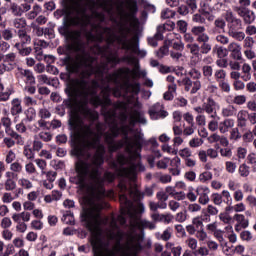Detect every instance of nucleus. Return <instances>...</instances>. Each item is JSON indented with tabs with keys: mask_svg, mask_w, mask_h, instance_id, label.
Segmentation results:
<instances>
[{
	"mask_svg": "<svg viewBox=\"0 0 256 256\" xmlns=\"http://www.w3.org/2000/svg\"><path fill=\"white\" fill-rule=\"evenodd\" d=\"M222 199H224V203L230 207V205L233 203V198L231 197V193L229 190H223L220 194Z\"/></svg>",
	"mask_w": 256,
	"mask_h": 256,
	"instance_id": "ea45409f",
	"label": "nucleus"
},
{
	"mask_svg": "<svg viewBox=\"0 0 256 256\" xmlns=\"http://www.w3.org/2000/svg\"><path fill=\"white\" fill-rule=\"evenodd\" d=\"M225 20L228 23V35L235 33V31H240L243 29V22L241 19L235 17L231 10H227L225 14Z\"/></svg>",
	"mask_w": 256,
	"mask_h": 256,
	"instance_id": "6e6552de",
	"label": "nucleus"
},
{
	"mask_svg": "<svg viewBox=\"0 0 256 256\" xmlns=\"http://www.w3.org/2000/svg\"><path fill=\"white\" fill-rule=\"evenodd\" d=\"M48 46L45 40H35L34 41V51L36 53V59L38 61L43 60V49H46Z\"/></svg>",
	"mask_w": 256,
	"mask_h": 256,
	"instance_id": "6ab92c4d",
	"label": "nucleus"
},
{
	"mask_svg": "<svg viewBox=\"0 0 256 256\" xmlns=\"http://www.w3.org/2000/svg\"><path fill=\"white\" fill-rule=\"evenodd\" d=\"M18 185H20V187H23V189H33V183L27 178L19 179Z\"/></svg>",
	"mask_w": 256,
	"mask_h": 256,
	"instance_id": "37998d69",
	"label": "nucleus"
},
{
	"mask_svg": "<svg viewBox=\"0 0 256 256\" xmlns=\"http://www.w3.org/2000/svg\"><path fill=\"white\" fill-rule=\"evenodd\" d=\"M254 45H255V39H253V37L251 36L245 37L243 42L244 49H253Z\"/></svg>",
	"mask_w": 256,
	"mask_h": 256,
	"instance_id": "79ce46f5",
	"label": "nucleus"
},
{
	"mask_svg": "<svg viewBox=\"0 0 256 256\" xmlns=\"http://www.w3.org/2000/svg\"><path fill=\"white\" fill-rule=\"evenodd\" d=\"M109 239H115L116 244L109 248V243L104 244L99 235H95L91 239L94 256H137V253L143 249L139 241L130 238L124 245L121 246V232L117 234L110 232Z\"/></svg>",
	"mask_w": 256,
	"mask_h": 256,
	"instance_id": "423d86ee",
	"label": "nucleus"
},
{
	"mask_svg": "<svg viewBox=\"0 0 256 256\" xmlns=\"http://www.w3.org/2000/svg\"><path fill=\"white\" fill-rule=\"evenodd\" d=\"M247 119L249 120V111L240 110L237 114V125L239 127H247Z\"/></svg>",
	"mask_w": 256,
	"mask_h": 256,
	"instance_id": "4be33fe9",
	"label": "nucleus"
},
{
	"mask_svg": "<svg viewBox=\"0 0 256 256\" xmlns=\"http://www.w3.org/2000/svg\"><path fill=\"white\" fill-rule=\"evenodd\" d=\"M195 191L199 196L198 201L200 205H207V203H209V188L206 186H198Z\"/></svg>",
	"mask_w": 256,
	"mask_h": 256,
	"instance_id": "a211bd4d",
	"label": "nucleus"
},
{
	"mask_svg": "<svg viewBox=\"0 0 256 256\" xmlns=\"http://www.w3.org/2000/svg\"><path fill=\"white\" fill-rule=\"evenodd\" d=\"M231 209L233 211H235V213H243V211H245L246 207L245 204L243 202H240L238 204H235L234 206H228L226 208V211H231Z\"/></svg>",
	"mask_w": 256,
	"mask_h": 256,
	"instance_id": "e433bc0d",
	"label": "nucleus"
},
{
	"mask_svg": "<svg viewBox=\"0 0 256 256\" xmlns=\"http://www.w3.org/2000/svg\"><path fill=\"white\" fill-rule=\"evenodd\" d=\"M208 129L209 131H212V133H214V131H217V129L219 130V122L215 120V118H213V120L208 123Z\"/></svg>",
	"mask_w": 256,
	"mask_h": 256,
	"instance_id": "338daca9",
	"label": "nucleus"
},
{
	"mask_svg": "<svg viewBox=\"0 0 256 256\" xmlns=\"http://www.w3.org/2000/svg\"><path fill=\"white\" fill-rule=\"evenodd\" d=\"M222 117H234L237 115V108L233 105H228L222 108L221 110Z\"/></svg>",
	"mask_w": 256,
	"mask_h": 256,
	"instance_id": "393cba45",
	"label": "nucleus"
},
{
	"mask_svg": "<svg viewBox=\"0 0 256 256\" xmlns=\"http://www.w3.org/2000/svg\"><path fill=\"white\" fill-rule=\"evenodd\" d=\"M124 23L120 24L118 33L119 35H115V31H113L109 27H103L101 24H92V30L90 32H85V44L88 45V49L90 47H95V45H99L102 41H106L107 46L104 49L109 50V46L113 45L115 41L119 45H121V49L125 52V55H137L138 57H147V50L139 48V35L133 34L131 38L129 36L133 33V29L139 28V19H137L138 23L135 26L131 20H128L127 17H124Z\"/></svg>",
	"mask_w": 256,
	"mask_h": 256,
	"instance_id": "20e7f679",
	"label": "nucleus"
},
{
	"mask_svg": "<svg viewBox=\"0 0 256 256\" xmlns=\"http://www.w3.org/2000/svg\"><path fill=\"white\" fill-rule=\"evenodd\" d=\"M170 163V159L169 158H164L160 161L157 162V167L158 169H167V167L169 166Z\"/></svg>",
	"mask_w": 256,
	"mask_h": 256,
	"instance_id": "774afa93",
	"label": "nucleus"
},
{
	"mask_svg": "<svg viewBox=\"0 0 256 256\" xmlns=\"http://www.w3.org/2000/svg\"><path fill=\"white\" fill-rule=\"evenodd\" d=\"M218 86L221 88V91L224 93H231V85L227 80H223L222 82H218Z\"/></svg>",
	"mask_w": 256,
	"mask_h": 256,
	"instance_id": "4d7b16f0",
	"label": "nucleus"
},
{
	"mask_svg": "<svg viewBox=\"0 0 256 256\" xmlns=\"http://www.w3.org/2000/svg\"><path fill=\"white\" fill-rule=\"evenodd\" d=\"M62 221L66 225H75V216H73L71 211H66L63 213Z\"/></svg>",
	"mask_w": 256,
	"mask_h": 256,
	"instance_id": "c85d7f7f",
	"label": "nucleus"
},
{
	"mask_svg": "<svg viewBox=\"0 0 256 256\" xmlns=\"http://www.w3.org/2000/svg\"><path fill=\"white\" fill-rule=\"evenodd\" d=\"M192 225L196 228L197 231L204 229V225H203V218L201 217H195L192 220Z\"/></svg>",
	"mask_w": 256,
	"mask_h": 256,
	"instance_id": "09e8293b",
	"label": "nucleus"
},
{
	"mask_svg": "<svg viewBox=\"0 0 256 256\" xmlns=\"http://www.w3.org/2000/svg\"><path fill=\"white\" fill-rule=\"evenodd\" d=\"M10 11L15 17H21V15H23V8L17 3H12L10 5Z\"/></svg>",
	"mask_w": 256,
	"mask_h": 256,
	"instance_id": "72a5a7b5",
	"label": "nucleus"
},
{
	"mask_svg": "<svg viewBox=\"0 0 256 256\" xmlns=\"http://www.w3.org/2000/svg\"><path fill=\"white\" fill-rule=\"evenodd\" d=\"M176 25L180 33H187V27H188L187 21L179 20L177 21Z\"/></svg>",
	"mask_w": 256,
	"mask_h": 256,
	"instance_id": "052dcab7",
	"label": "nucleus"
},
{
	"mask_svg": "<svg viewBox=\"0 0 256 256\" xmlns=\"http://www.w3.org/2000/svg\"><path fill=\"white\" fill-rule=\"evenodd\" d=\"M13 27L21 31L27 27V20H25V18H15L13 20Z\"/></svg>",
	"mask_w": 256,
	"mask_h": 256,
	"instance_id": "7c9ffc66",
	"label": "nucleus"
},
{
	"mask_svg": "<svg viewBox=\"0 0 256 256\" xmlns=\"http://www.w3.org/2000/svg\"><path fill=\"white\" fill-rule=\"evenodd\" d=\"M225 169L227 173L233 174L237 171V164L233 161H226L225 162Z\"/></svg>",
	"mask_w": 256,
	"mask_h": 256,
	"instance_id": "c03bdc74",
	"label": "nucleus"
},
{
	"mask_svg": "<svg viewBox=\"0 0 256 256\" xmlns=\"http://www.w3.org/2000/svg\"><path fill=\"white\" fill-rule=\"evenodd\" d=\"M39 83H44L45 85H52V87H55V85L59 84V80L57 78H49L45 74H41L38 76Z\"/></svg>",
	"mask_w": 256,
	"mask_h": 256,
	"instance_id": "b1692460",
	"label": "nucleus"
},
{
	"mask_svg": "<svg viewBox=\"0 0 256 256\" xmlns=\"http://www.w3.org/2000/svg\"><path fill=\"white\" fill-rule=\"evenodd\" d=\"M179 155L185 160L189 159L193 155V152L189 148H183L179 150Z\"/></svg>",
	"mask_w": 256,
	"mask_h": 256,
	"instance_id": "bf43d9fd",
	"label": "nucleus"
},
{
	"mask_svg": "<svg viewBox=\"0 0 256 256\" xmlns=\"http://www.w3.org/2000/svg\"><path fill=\"white\" fill-rule=\"evenodd\" d=\"M250 169L251 168L247 164H241L238 168V173L240 177H249V174L251 173Z\"/></svg>",
	"mask_w": 256,
	"mask_h": 256,
	"instance_id": "f704fd0d",
	"label": "nucleus"
},
{
	"mask_svg": "<svg viewBox=\"0 0 256 256\" xmlns=\"http://www.w3.org/2000/svg\"><path fill=\"white\" fill-rule=\"evenodd\" d=\"M97 7L103 9L105 13L111 15L113 13V1L111 0H77L73 6L75 16H67L68 27H81V30H69L80 31L81 37L85 35L86 27L90 25V31H93V19L99 21L98 25L105 21V14L97 11Z\"/></svg>",
	"mask_w": 256,
	"mask_h": 256,
	"instance_id": "39448f33",
	"label": "nucleus"
},
{
	"mask_svg": "<svg viewBox=\"0 0 256 256\" xmlns=\"http://www.w3.org/2000/svg\"><path fill=\"white\" fill-rule=\"evenodd\" d=\"M151 217L156 223H164V225H169V223H173V219H175V216H173V214L171 213L159 214L155 212L151 215Z\"/></svg>",
	"mask_w": 256,
	"mask_h": 256,
	"instance_id": "f3484780",
	"label": "nucleus"
},
{
	"mask_svg": "<svg viewBox=\"0 0 256 256\" xmlns=\"http://www.w3.org/2000/svg\"><path fill=\"white\" fill-rule=\"evenodd\" d=\"M175 95H177V84H170L168 85V91L163 95V99L165 101H173Z\"/></svg>",
	"mask_w": 256,
	"mask_h": 256,
	"instance_id": "5701e85b",
	"label": "nucleus"
},
{
	"mask_svg": "<svg viewBox=\"0 0 256 256\" xmlns=\"http://www.w3.org/2000/svg\"><path fill=\"white\" fill-rule=\"evenodd\" d=\"M16 79H18V81H25L26 85H35V76H33V72L30 70L17 68Z\"/></svg>",
	"mask_w": 256,
	"mask_h": 256,
	"instance_id": "ddd939ff",
	"label": "nucleus"
},
{
	"mask_svg": "<svg viewBox=\"0 0 256 256\" xmlns=\"http://www.w3.org/2000/svg\"><path fill=\"white\" fill-rule=\"evenodd\" d=\"M206 31L207 28L202 25L193 26L191 28V33L194 35V37H196L197 43L200 44V53L202 55H209V53H211V49L213 48L211 43H209L211 38L209 37V34L206 33Z\"/></svg>",
	"mask_w": 256,
	"mask_h": 256,
	"instance_id": "0eeeda50",
	"label": "nucleus"
},
{
	"mask_svg": "<svg viewBox=\"0 0 256 256\" xmlns=\"http://www.w3.org/2000/svg\"><path fill=\"white\" fill-rule=\"evenodd\" d=\"M162 151L164 153H168V155H177V149H175V146L171 147L169 144H163Z\"/></svg>",
	"mask_w": 256,
	"mask_h": 256,
	"instance_id": "864d4df0",
	"label": "nucleus"
},
{
	"mask_svg": "<svg viewBox=\"0 0 256 256\" xmlns=\"http://www.w3.org/2000/svg\"><path fill=\"white\" fill-rule=\"evenodd\" d=\"M17 188V183L13 179H6L5 189L6 191H14Z\"/></svg>",
	"mask_w": 256,
	"mask_h": 256,
	"instance_id": "5fc2aeb1",
	"label": "nucleus"
},
{
	"mask_svg": "<svg viewBox=\"0 0 256 256\" xmlns=\"http://www.w3.org/2000/svg\"><path fill=\"white\" fill-rule=\"evenodd\" d=\"M235 127V120L231 118H226L223 121L219 122V131L222 134L229 133V129Z\"/></svg>",
	"mask_w": 256,
	"mask_h": 256,
	"instance_id": "412c9836",
	"label": "nucleus"
},
{
	"mask_svg": "<svg viewBox=\"0 0 256 256\" xmlns=\"http://www.w3.org/2000/svg\"><path fill=\"white\" fill-rule=\"evenodd\" d=\"M214 79L217 83H221L227 79V72L223 69H217L214 72Z\"/></svg>",
	"mask_w": 256,
	"mask_h": 256,
	"instance_id": "c756f323",
	"label": "nucleus"
},
{
	"mask_svg": "<svg viewBox=\"0 0 256 256\" xmlns=\"http://www.w3.org/2000/svg\"><path fill=\"white\" fill-rule=\"evenodd\" d=\"M255 135L253 134V132L251 130L246 131L243 135H242V139L244 141V143H253Z\"/></svg>",
	"mask_w": 256,
	"mask_h": 256,
	"instance_id": "a18cd8bd",
	"label": "nucleus"
},
{
	"mask_svg": "<svg viewBox=\"0 0 256 256\" xmlns=\"http://www.w3.org/2000/svg\"><path fill=\"white\" fill-rule=\"evenodd\" d=\"M166 43L172 45L173 49L176 51H183L185 49V44L181 41V35L176 33H170L167 35Z\"/></svg>",
	"mask_w": 256,
	"mask_h": 256,
	"instance_id": "4468645a",
	"label": "nucleus"
},
{
	"mask_svg": "<svg viewBox=\"0 0 256 256\" xmlns=\"http://www.w3.org/2000/svg\"><path fill=\"white\" fill-rule=\"evenodd\" d=\"M2 37L4 41H11L13 39V30L11 28L4 29L2 31Z\"/></svg>",
	"mask_w": 256,
	"mask_h": 256,
	"instance_id": "13d9d810",
	"label": "nucleus"
},
{
	"mask_svg": "<svg viewBox=\"0 0 256 256\" xmlns=\"http://www.w3.org/2000/svg\"><path fill=\"white\" fill-rule=\"evenodd\" d=\"M204 111L207 115H210L211 119H217V111L221 109L219 103L214 101L213 98L209 97L206 102L203 103Z\"/></svg>",
	"mask_w": 256,
	"mask_h": 256,
	"instance_id": "f8f14e48",
	"label": "nucleus"
},
{
	"mask_svg": "<svg viewBox=\"0 0 256 256\" xmlns=\"http://www.w3.org/2000/svg\"><path fill=\"white\" fill-rule=\"evenodd\" d=\"M234 11L241 17L246 25H251L255 23V12L253 10H249V8L245 7H235Z\"/></svg>",
	"mask_w": 256,
	"mask_h": 256,
	"instance_id": "9d476101",
	"label": "nucleus"
},
{
	"mask_svg": "<svg viewBox=\"0 0 256 256\" xmlns=\"http://www.w3.org/2000/svg\"><path fill=\"white\" fill-rule=\"evenodd\" d=\"M42 9H41V6L39 5H34L33 6V10L30 11L28 14H27V17L28 19H35V17H37V15L39 13H41Z\"/></svg>",
	"mask_w": 256,
	"mask_h": 256,
	"instance_id": "49530a36",
	"label": "nucleus"
},
{
	"mask_svg": "<svg viewBox=\"0 0 256 256\" xmlns=\"http://www.w3.org/2000/svg\"><path fill=\"white\" fill-rule=\"evenodd\" d=\"M229 37H232V39H235L236 41H244L245 39V32L236 30L235 32H232L228 34Z\"/></svg>",
	"mask_w": 256,
	"mask_h": 256,
	"instance_id": "a19ab883",
	"label": "nucleus"
},
{
	"mask_svg": "<svg viewBox=\"0 0 256 256\" xmlns=\"http://www.w3.org/2000/svg\"><path fill=\"white\" fill-rule=\"evenodd\" d=\"M233 219L240 225V227H242V229H247V227H249V220L245 218V215L235 214Z\"/></svg>",
	"mask_w": 256,
	"mask_h": 256,
	"instance_id": "a878e982",
	"label": "nucleus"
},
{
	"mask_svg": "<svg viewBox=\"0 0 256 256\" xmlns=\"http://www.w3.org/2000/svg\"><path fill=\"white\" fill-rule=\"evenodd\" d=\"M170 173L174 176L181 175V158L178 156L174 157L172 160H170Z\"/></svg>",
	"mask_w": 256,
	"mask_h": 256,
	"instance_id": "aec40b11",
	"label": "nucleus"
},
{
	"mask_svg": "<svg viewBox=\"0 0 256 256\" xmlns=\"http://www.w3.org/2000/svg\"><path fill=\"white\" fill-rule=\"evenodd\" d=\"M198 179L200 183H207V181H211L213 179V173L205 171L199 175Z\"/></svg>",
	"mask_w": 256,
	"mask_h": 256,
	"instance_id": "58836bf2",
	"label": "nucleus"
},
{
	"mask_svg": "<svg viewBox=\"0 0 256 256\" xmlns=\"http://www.w3.org/2000/svg\"><path fill=\"white\" fill-rule=\"evenodd\" d=\"M34 163H36L37 167L41 169V175H45V169H47V162L43 159H36L34 160Z\"/></svg>",
	"mask_w": 256,
	"mask_h": 256,
	"instance_id": "8fccbe9b",
	"label": "nucleus"
},
{
	"mask_svg": "<svg viewBox=\"0 0 256 256\" xmlns=\"http://www.w3.org/2000/svg\"><path fill=\"white\" fill-rule=\"evenodd\" d=\"M18 37L21 45H30L31 36L25 30H18Z\"/></svg>",
	"mask_w": 256,
	"mask_h": 256,
	"instance_id": "bb28decb",
	"label": "nucleus"
},
{
	"mask_svg": "<svg viewBox=\"0 0 256 256\" xmlns=\"http://www.w3.org/2000/svg\"><path fill=\"white\" fill-rule=\"evenodd\" d=\"M149 115L153 121H157L168 117L169 112L165 111V106H163V104L157 102L149 109Z\"/></svg>",
	"mask_w": 256,
	"mask_h": 256,
	"instance_id": "1a4fd4ad",
	"label": "nucleus"
},
{
	"mask_svg": "<svg viewBox=\"0 0 256 256\" xmlns=\"http://www.w3.org/2000/svg\"><path fill=\"white\" fill-rule=\"evenodd\" d=\"M236 157H237V161L239 162L245 160V158L247 157V148L239 146L236 149Z\"/></svg>",
	"mask_w": 256,
	"mask_h": 256,
	"instance_id": "473e14b6",
	"label": "nucleus"
},
{
	"mask_svg": "<svg viewBox=\"0 0 256 256\" xmlns=\"http://www.w3.org/2000/svg\"><path fill=\"white\" fill-rule=\"evenodd\" d=\"M172 235H173V228L167 227V228L163 231V233H162V235H161V240H162V241H169V239H171Z\"/></svg>",
	"mask_w": 256,
	"mask_h": 256,
	"instance_id": "de8ad7c7",
	"label": "nucleus"
},
{
	"mask_svg": "<svg viewBox=\"0 0 256 256\" xmlns=\"http://www.w3.org/2000/svg\"><path fill=\"white\" fill-rule=\"evenodd\" d=\"M193 254L195 256H208L209 255V249L205 246L199 247L195 251H193Z\"/></svg>",
	"mask_w": 256,
	"mask_h": 256,
	"instance_id": "3c124183",
	"label": "nucleus"
},
{
	"mask_svg": "<svg viewBox=\"0 0 256 256\" xmlns=\"http://www.w3.org/2000/svg\"><path fill=\"white\" fill-rule=\"evenodd\" d=\"M241 132H239V128H233L230 131V139L231 141H239L241 139Z\"/></svg>",
	"mask_w": 256,
	"mask_h": 256,
	"instance_id": "603ef678",
	"label": "nucleus"
},
{
	"mask_svg": "<svg viewBox=\"0 0 256 256\" xmlns=\"http://www.w3.org/2000/svg\"><path fill=\"white\" fill-rule=\"evenodd\" d=\"M159 29L163 31H173V29H175V22L168 21L164 25L159 26Z\"/></svg>",
	"mask_w": 256,
	"mask_h": 256,
	"instance_id": "e2e57ef3",
	"label": "nucleus"
},
{
	"mask_svg": "<svg viewBox=\"0 0 256 256\" xmlns=\"http://www.w3.org/2000/svg\"><path fill=\"white\" fill-rule=\"evenodd\" d=\"M62 35L70 44L57 48L58 55H65L62 62L68 73H74L77 78H71L65 89L68 97L76 103L77 110L72 115H79L85 121L95 123L99 119V113L87 105L102 107L104 117H115L121 113L120 108H115L109 98L111 86L116 85L113 91L114 97H121L124 93H131L132 97L139 95L141 85L131 82L139 79V60L132 54H125L119 58L117 53L111 52L109 48L99 45L90 46L83 41L81 31H69L63 28ZM125 103V102H122Z\"/></svg>",
	"mask_w": 256,
	"mask_h": 256,
	"instance_id": "f257e3e1",
	"label": "nucleus"
},
{
	"mask_svg": "<svg viewBox=\"0 0 256 256\" xmlns=\"http://www.w3.org/2000/svg\"><path fill=\"white\" fill-rule=\"evenodd\" d=\"M204 77H207V79H210V77H213V67L210 65H205L202 68Z\"/></svg>",
	"mask_w": 256,
	"mask_h": 256,
	"instance_id": "680f3d73",
	"label": "nucleus"
},
{
	"mask_svg": "<svg viewBox=\"0 0 256 256\" xmlns=\"http://www.w3.org/2000/svg\"><path fill=\"white\" fill-rule=\"evenodd\" d=\"M167 45L169 44L165 42V45H163L158 51H156V57H158V59H163L165 55H169V46Z\"/></svg>",
	"mask_w": 256,
	"mask_h": 256,
	"instance_id": "c9c22d12",
	"label": "nucleus"
},
{
	"mask_svg": "<svg viewBox=\"0 0 256 256\" xmlns=\"http://www.w3.org/2000/svg\"><path fill=\"white\" fill-rule=\"evenodd\" d=\"M172 17H175V11H173L169 8L162 10V12H161L162 19H171Z\"/></svg>",
	"mask_w": 256,
	"mask_h": 256,
	"instance_id": "6e6d98bb",
	"label": "nucleus"
},
{
	"mask_svg": "<svg viewBox=\"0 0 256 256\" xmlns=\"http://www.w3.org/2000/svg\"><path fill=\"white\" fill-rule=\"evenodd\" d=\"M187 49H189L192 57L193 65H197L203 59V55L201 54V48L198 43H192L186 45Z\"/></svg>",
	"mask_w": 256,
	"mask_h": 256,
	"instance_id": "2eb2a0df",
	"label": "nucleus"
},
{
	"mask_svg": "<svg viewBox=\"0 0 256 256\" xmlns=\"http://www.w3.org/2000/svg\"><path fill=\"white\" fill-rule=\"evenodd\" d=\"M23 111V108L21 107V101L19 99H13L12 100V108H11V114L12 115H19Z\"/></svg>",
	"mask_w": 256,
	"mask_h": 256,
	"instance_id": "cd10ccee",
	"label": "nucleus"
},
{
	"mask_svg": "<svg viewBox=\"0 0 256 256\" xmlns=\"http://www.w3.org/2000/svg\"><path fill=\"white\" fill-rule=\"evenodd\" d=\"M103 171V146H101V153L96 154L90 158V165L84 162L78 164V175L76 177L70 178L71 183L79 185L82 189L86 190L84 195V203L86 208L83 209L81 214L82 222L85 227L91 231V233H99L101 225H107L109 223V228L106 231L107 242L115 241L116 239H110L109 233H121V241L125 237V233L119 228L120 225H125L127 219L130 218V225L136 229H153L156 228L154 222L147 220H141V213L145 211V206L143 203L139 202L143 199L144 195L141 193L137 187V183L125 181V187L121 188L118 184V189L120 191V207L121 215L117 217L111 216L109 218H103L101 216V210L107 207V202H105V197L113 199L115 193L113 190L105 191V183H113L115 181V174L113 172L106 171L102 176Z\"/></svg>",
	"mask_w": 256,
	"mask_h": 256,
	"instance_id": "7ed1b4c3",
	"label": "nucleus"
},
{
	"mask_svg": "<svg viewBox=\"0 0 256 256\" xmlns=\"http://www.w3.org/2000/svg\"><path fill=\"white\" fill-rule=\"evenodd\" d=\"M38 117L41 119H49L51 117V112L47 108H42L38 112Z\"/></svg>",
	"mask_w": 256,
	"mask_h": 256,
	"instance_id": "0e129e2a",
	"label": "nucleus"
},
{
	"mask_svg": "<svg viewBox=\"0 0 256 256\" xmlns=\"http://www.w3.org/2000/svg\"><path fill=\"white\" fill-rule=\"evenodd\" d=\"M115 109H120L121 113L117 116L105 117V121L109 126V131L105 132V124L89 121L85 123L79 114H74L69 119V127L74 137L79 140L81 146H76L73 153L76 157H80L83 160L76 162V173L79 175V163H86L91 165V157H95L98 153H101V147L103 148V164L105 163V145L101 143V138L104 137L105 143L108 145L109 153H115L122 147H125V154H118L117 160L112 163V169L118 171L120 176V188L125 189L126 182L135 183L137 179V173L139 171L143 173L145 167L141 164V149L143 145H153L157 147L156 138H150L149 141L145 140L143 133L139 130L133 129L135 123H142L145 125L147 119H145V113L141 111V103L135 101L133 107L127 114V103L119 102L115 106ZM129 119V125L125 124Z\"/></svg>",
	"mask_w": 256,
	"mask_h": 256,
	"instance_id": "f03ea898",
	"label": "nucleus"
},
{
	"mask_svg": "<svg viewBox=\"0 0 256 256\" xmlns=\"http://www.w3.org/2000/svg\"><path fill=\"white\" fill-rule=\"evenodd\" d=\"M240 239L242 241H246V243H251V241H255V238L253 237V233L249 230H243L240 233Z\"/></svg>",
	"mask_w": 256,
	"mask_h": 256,
	"instance_id": "2f4dec72",
	"label": "nucleus"
},
{
	"mask_svg": "<svg viewBox=\"0 0 256 256\" xmlns=\"http://www.w3.org/2000/svg\"><path fill=\"white\" fill-rule=\"evenodd\" d=\"M0 123H2L3 127L5 128V133L12 137V139H16L19 145H23V138L21 137V135L17 134V132L11 129V118H9L8 116H4L1 118Z\"/></svg>",
	"mask_w": 256,
	"mask_h": 256,
	"instance_id": "9b49d317",
	"label": "nucleus"
},
{
	"mask_svg": "<svg viewBox=\"0 0 256 256\" xmlns=\"http://www.w3.org/2000/svg\"><path fill=\"white\" fill-rule=\"evenodd\" d=\"M227 50L229 51V53H231L230 56L235 61H241L243 59V53L241 52V46L239 43L231 42L228 45Z\"/></svg>",
	"mask_w": 256,
	"mask_h": 256,
	"instance_id": "dca6fc26",
	"label": "nucleus"
},
{
	"mask_svg": "<svg viewBox=\"0 0 256 256\" xmlns=\"http://www.w3.org/2000/svg\"><path fill=\"white\" fill-rule=\"evenodd\" d=\"M192 22L197 23L198 25H205V23H207V19L204 18L203 14L196 13L192 16Z\"/></svg>",
	"mask_w": 256,
	"mask_h": 256,
	"instance_id": "4c0bfd02",
	"label": "nucleus"
},
{
	"mask_svg": "<svg viewBox=\"0 0 256 256\" xmlns=\"http://www.w3.org/2000/svg\"><path fill=\"white\" fill-rule=\"evenodd\" d=\"M203 145V139L201 138H193L189 141V146L192 148L201 147Z\"/></svg>",
	"mask_w": 256,
	"mask_h": 256,
	"instance_id": "69168bd1",
	"label": "nucleus"
}]
</instances>
